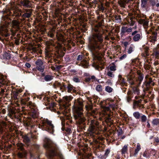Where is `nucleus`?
<instances>
[{"label":"nucleus","mask_w":159,"mask_h":159,"mask_svg":"<svg viewBox=\"0 0 159 159\" xmlns=\"http://www.w3.org/2000/svg\"><path fill=\"white\" fill-rule=\"evenodd\" d=\"M103 110L105 112L108 111H109V107H104Z\"/></svg>","instance_id":"nucleus-54"},{"label":"nucleus","mask_w":159,"mask_h":159,"mask_svg":"<svg viewBox=\"0 0 159 159\" xmlns=\"http://www.w3.org/2000/svg\"><path fill=\"white\" fill-rule=\"evenodd\" d=\"M144 20L143 19H140L139 21V22L140 24H143Z\"/></svg>","instance_id":"nucleus-62"},{"label":"nucleus","mask_w":159,"mask_h":159,"mask_svg":"<svg viewBox=\"0 0 159 159\" xmlns=\"http://www.w3.org/2000/svg\"><path fill=\"white\" fill-rule=\"evenodd\" d=\"M142 101V100L141 99L134 101V107H137L140 108H144V107L141 103Z\"/></svg>","instance_id":"nucleus-14"},{"label":"nucleus","mask_w":159,"mask_h":159,"mask_svg":"<svg viewBox=\"0 0 159 159\" xmlns=\"http://www.w3.org/2000/svg\"><path fill=\"white\" fill-rule=\"evenodd\" d=\"M19 5L20 6H23L27 8H32V4L30 1L29 0H23L20 2Z\"/></svg>","instance_id":"nucleus-7"},{"label":"nucleus","mask_w":159,"mask_h":159,"mask_svg":"<svg viewBox=\"0 0 159 159\" xmlns=\"http://www.w3.org/2000/svg\"><path fill=\"white\" fill-rule=\"evenodd\" d=\"M128 151V145H125L121 150L122 154H125Z\"/></svg>","instance_id":"nucleus-22"},{"label":"nucleus","mask_w":159,"mask_h":159,"mask_svg":"<svg viewBox=\"0 0 159 159\" xmlns=\"http://www.w3.org/2000/svg\"><path fill=\"white\" fill-rule=\"evenodd\" d=\"M110 152V150L109 149H107L106 151L105 154L106 156H107Z\"/></svg>","instance_id":"nucleus-59"},{"label":"nucleus","mask_w":159,"mask_h":159,"mask_svg":"<svg viewBox=\"0 0 159 159\" xmlns=\"http://www.w3.org/2000/svg\"><path fill=\"white\" fill-rule=\"evenodd\" d=\"M74 118L79 124L84 122L85 118L83 115L82 102L79 101H75L73 106Z\"/></svg>","instance_id":"nucleus-3"},{"label":"nucleus","mask_w":159,"mask_h":159,"mask_svg":"<svg viewBox=\"0 0 159 159\" xmlns=\"http://www.w3.org/2000/svg\"><path fill=\"white\" fill-rule=\"evenodd\" d=\"M89 47L93 55L97 53L102 47L103 41V34L98 28H94L91 35L89 38Z\"/></svg>","instance_id":"nucleus-1"},{"label":"nucleus","mask_w":159,"mask_h":159,"mask_svg":"<svg viewBox=\"0 0 159 159\" xmlns=\"http://www.w3.org/2000/svg\"><path fill=\"white\" fill-rule=\"evenodd\" d=\"M97 91L98 92H101L102 90V86L101 85H98L96 87Z\"/></svg>","instance_id":"nucleus-39"},{"label":"nucleus","mask_w":159,"mask_h":159,"mask_svg":"<svg viewBox=\"0 0 159 159\" xmlns=\"http://www.w3.org/2000/svg\"><path fill=\"white\" fill-rule=\"evenodd\" d=\"M132 28L131 27L128 28L127 27L123 26L121 29V33L124 34L125 33H129L131 32L132 31Z\"/></svg>","instance_id":"nucleus-15"},{"label":"nucleus","mask_w":159,"mask_h":159,"mask_svg":"<svg viewBox=\"0 0 159 159\" xmlns=\"http://www.w3.org/2000/svg\"><path fill=\"white\" fill-rule=\"evenodd\" d=\"M32 116L34 118H36L37 116V115L35 112L32 113Z\"/></svg>","instance_id":"nucleus-58"},{"label":"nucleus","mask_w":159,"mask_h":159,"mask_svg":"<svg viewBox=\"0 0 159 159\" xmlns=\"http://www.w3.org/2000/svg\"><path fill=\"white\" fill-rule=\"evenodd\" d=\"M16 113V112L13 110H9V113L8 114V116H10V117H11L13 115L15 114Z\"/></svg>","instance_id":"nucleus-41"},{"label":"nucleus","mask_w":159,"mask_h":159,"mask_svg":"<svg viewBox=\"0 0 159 159\" xmlns=\"http://www.w3.org/2000/svg\"><path fill=\"white\" fill-rule=\"evenodd\" d=\"M111 113L110 114H107V116H106V121L107 122H109L111 123H112V120L111 119Z\"/></svg>","instance_id":"nucleus-27"},{"label":"nucleus","mask_w":159,"mask_h":159,"mask_svg":"<svg viewBox=\"0 0 159 159\" xmlns=\"http://www.w3.org/2000/svg\"><path fill=\"white\" fill-rule=\"evenodd\" d=\"M84 55L83 54H80L78 56L77 60L78 61H81L82 60L84 57Z\"/></svg>","instance_id":"nucleus-42"},{"label":"nucleus","mask_w":159,"mask_h":159,"mask_svg":"<svg viewBox=\"0 0 159 159\" xmlns=\"http://www.w3.org/2000/svg\"><path fill=\"white\" fill-rule=\"evenodd\" d=\"M90 79H91V81H94L96 80L95 77L94 75L91 76L90 77Z\"/></svg>","instance_id":"nucleus-57"},{"label":"nucleus","mask_w":159,"mask_h":159,"mask_svg":"<svg viewBox=\"0 0 159 159\" xmlns=\"http://www.w3.org/2000/svg\"><path fill=\"white\" fill-rule=\"evenodd\" d=\"M73 80L75 82H80V80L79 78L76 77H74L73 78Z\"/></svg>","instance_id":"nucleus-51"},{"label":"nucleus","mask_w":159,"mask_h":159,"mask_svg":"<svg viewBox=\"0 0 159 159\" xmlns=\"http://www.w3.org/2000/svg\"><path fill=\"white\" fill-rule=\"evenodd\" d=\"M104 67L103 66H97L96 67V69L98 70H102V69H104Z\"/></svg>","instance_id":"nucleus-50"},{"label":"nucleus","mask_w":159,"mask_h":159,"mask_svg":"<svg viewBox=\"0 0 159 159\" xmlns=\"http://www.w3.org/2000/svg\"><path fill=\"white\" fill-rule=\"evenodd\" d=\"M143 76L142 75L140 74L139 75L138 77V80L139 81V84H140L141 83V82L142 81L143 79Z\"/></svg>","instance_id":"nucleus-43"},{"label":"nucleus","mask_w":159,"mask_h":159,"mask_svg":"<svg viewBox=\"0 0 159 159\" xmlns=\"http://www.w3.org/2000/svg\"><path fill=\"white\" fill-rule=\"evenodd\" d=\"M6 123L5 122H2L0 124V133H2L3 131V126H5Z\"/></svg>","instance_id":"nucleus-38"},{"label":"nucleus","mask_w":159,"mask_h":159,"mask_svg":"<svg viewBox=\"0 0 159 159\" xmlns=\"http://www.w3.org/2000/svg\"><path fill=\"white\" fill-rule=\"evenodd\" d=\"M28 136L29 134H28L23 137V141L26 143H29L30 141V139Z\"/></svg>","instance_id":"nucleus-25"},{"label":"nucleus","mask_w":159,"mask_h":159,"mask_svg":"<svg viewBox=\"0 0 159 159\" xmlns=\"http://www.w3.org/2000/svg\"><path fill=\"white\" fill-rule=\"evenodd\" d=\"M26 153L25 152H19L18 153V156L20 158H23L25 157Z\"/></svg>","instance_id":"nucleus-31"},{"label":"nucleus","mask_w":159,"mask_h":159,"mask_svg":"<svg viewBox=\"0 0 159 159\" xmlns=\"http://www.w3.org/2000/svg\"><path fill=\"white\" fill-rule=\"evenodd\" d=\"M107 74L108 76L111 78H113L114 76V75L113 74V73L110 71H108Z\"/></svg>","instance_id":"nucleus-44"},{"label":"nucleus","mask_w":159,"mask_h":159,"mask_svg":"<svg viewBox=\"0 0 159 159\" xmlns=\"http://www.w3.org/2000/svg\"><path fill=\"white\" fill-rule=\"evenodd\" d=\"M20 23L19 21L16 20H13L11 21L12 27L18 31L20 29Z\"/></svg>","instance_id":"nucleus-11"},{"label":"nucleus","mask_w":159,"mask_h":159,"mask_svg":"<svg viewBox=\"0 0 159 159\" xmlns=\"http://www.w3.org/2000/svg\"><path fill=\"white\" fill-rule=\"evenodd\" d=\"M0 34L2 36L7 37L10 36V34L8 33L7 27L2 26L0 27Z\"/></svg>","instance_id":"nucleus-6"},{"label":"nucleus","mask_w":159,"mask_h":159,"mask_svg":"<svg viewBox=\"0 0 159 159\" xmlns=\"http://www.w3.org/2000/svg\"><path fill=\"white\" fill-rule=\"evenodd\" d=\"M53 79V76L50 75H46L44 77V80L46 81H49L52 80Z\"/></svg>","instance_id":"nucleus-26"},{"label":"nucleus","mask_w":159,"mask_h":159,"mask_svg":"<svg viewBox=\"0 0 159 159\" xmlns=\"http://www.w3.org/2000/svg\"><path fill=\"white\" fill-rule=\"evenodd\" d=\"M17 146L18 149L20 150L21 151H23V145L22 143H18L17 144Z\"/></svg>","instance_id":"nucleus-35"},{"label":"nucleus","mask_w":159,"mask_h":159,"mask_svg":"<svg viewBox=\"0 0 159 159\" xmlns=\"http://www.w3.org/2000/svg\"><path fill=\"white\" fill-rule=\"evenodd\" d=\"M123 133V131L121 129H120L118 130V135H120Z\"/></svg>","instance_id":"nucleus-60"},{"label":"nucleus","mask_w":159,"mask_h":159,"mask_svg":"<svg viewBox=\"0 0 159 159\" xmlns=\"http://www.w3.org/2000/svg\"><path fill=\"white\" fill-rule=\"evenodd\" d=\"M110 69L112 71H115L116 70V66L114 65L111 66L110 67Z\"/></svg>","instance_id":"nucleus-47"},{"label":"nucleus","mask_w":159,"mask_h":159,"mask_svg":"<svg viewBox=\"0 0 159 159\" xmlns=\"http://www.w3.org/2000/svg\"><path fill=\"white\" fill-rule=\"evenodd\" d=\"M141 149V148L139 143H138L137 144L136 148L133 154V156L135 157H136L139 152L140 150Z\"/></svg>","instance_id":"nucleus-20"},{"label":"nucleus","mask_w":159,"mask_h":159,"mask_svg":"<svg viewBox=\"0 0 159 159\" xmlns=\"http://www.w3.org/2000/svg\"><path fill=\"white\" fill-rule=\"evenodd\" d=\"M118 82L122 86H126L127 85V83L125 81V80L124 78L122 77L121 75H118Z\"/></svg>","instance_id":"nucleus-12"},{"label":"nucleus","mask_w":159,"mask_h":159,"mask_svg":"<svg viewBox=\"0 0 159 159\" xmlns=\"http://www.w3.org/2000/svg\"><path fill=\"white\" fill-rule=\"evenodd\" d=\"M45 55L46 56L48 57H50L51 55L50 52L48 50H46L45 51Z\"/></svg>","instance_id":"nucleus-48"},{"label":"nucleus","mask_w":159,"mask_h":159,"mask_svg":"<svg viewBox=\"0 0 159 159\" xmlns=\"http://www.w3.org/2000/svg\"><path fill=\"white\" fill-rule=\"evenodd\" d=\"M3 58L5 59H9L11 57L10 54L7 52H4L2 54Z\"/></svg>","instance_id":"nucleus-21"},{"label":"nucleus","mask_w":159,"mask_h":159,"mask_svg":"<svg viewBox=\"0 0 159 159\" xmlns=\"http://www.w3.org/2000/svg\"><path fill=\"white\" fill-rule=\"evenodd\" d=\"M133 93H131L132 95L134 96V95H139V94L140 91L138 87H134L132 88Z\"/></svg>","instance_id":"nucleus-17"},{"label":"nucleus","mask_w":159,"mask_h":159,"mask_svg":"<svg viewBox=\"0 0 159 159\" xmlns=\"http://www.w3.org/2000/svg\"><path fill=\"white\" fill-rule=\"evenodd\" d=\"M155 54L156 56L157 57L159 56V52L158 51H156L155 52Z\"/></svg>","instance_id":"nucleus-64"},{"label":"nucleus","mask_w":159,"mask_h":159,"mask_svg":"<svg viewBox=\"0 0 159 159\" xmlns=\"http://www.w3.org/2000/svg\"><path fill=\"white\" fill-rule=\"evenodd\" d=\"M8 12L9 13L10 12V10L9 9L6 10H4L3 11V14H5L7 13L8 14Z\"/></svg>","instance_id":"nucleus-55"},{"label":"nucleus","mask_w":159,"mask_h":159,"mask_svg":"<svg viewBox=\"0 0 159 159\" xmlns=\"http://www.w3.org/2000/svg\"><path fill=\"white\" fill-rule=\"evenodd\" d=\"M67 92L68 93L75 92V90L74 89L75 88L70 84H69L67 86Z\"/></svg>","instance_id":"nucleus-19"},{"label":"nucleus","mask_w":159,"mask_h":159,"mask_svg":"<svg viewBox=\"0 0 159 159\" xmlns=\"http://www.w3.org/2000/svg\"><path fill=\"white\" fill-rule=\"evenodd\" d=\"M134 77V76L133 75H129L127 76V80L128 82L131 81L133 80V79Z\"/></svg>","instance_id":"nucleus-45"},{"label":"nucleus","mask_w":159,"mask_h":159,"mask_svg":"<svg viewBox=\"0 0 159 159\" xmlns=\"http://www.w3.org/2000/svg\"><path fill=\"white\" fill-rule=\"evenodd\" d=\"M147 120V117L144 115H142L141 116V121L142 122H145Z\"/></svg>","instance_id":"nucleus-40"},{"label":"nucleus","mask_w":159,"mask_h":159,"mask_svg":"<svg viewBox=\"0 0 159 159\" xmlns=\"http://www.w3.org/2000/svg\"><path fill=\"white\" fill-rule=\"evenodd\" d=\"M106 84L111 85L112 84V82H111V81L110 80H108L106 82Z\"/></svg>","instance_id":"nucleus-56"},{"label":"nucleus","mask_w":159,"mask_h":159,"mask_svg":"<svg viewBox=\"0 0 159 159\" xmlns=\"http://www.w3.org/2000/svg\"><path fill=\"white\" fill-rule=\"evenodd\" d=\"M133 115L137 119L139 118L141 116L140 114L139 113V112L138 111L134 112L133 114Z\"/></svg>","instance_id":"nucleus-34"},{"label":"nucleus","mask_w":159,"mask_h":159,"mask_svg":"<svg viewBox=\"0 0 159 159\" xmlns=\"http://www.w3.org/2000/svg\"><path fill=\"white\" fill-rule=\"evenodd\" d=\"M15 43L17 45H18L20 43V40L19 39H16L15 41Z\"/></svg>","instance_id":"nucleus-61"},{"label":"nucleus","mask_w":159,"mask_h":159,"mask_svg":"<svg viewBox=\"0 0 159 159\" xmlns=\"http://www.w3.org/2000/svg\"><path fill=\"white\" fill-rule=\"evenodd\" d=\"M119 4L120 5V7H121L125 8V6L126 5V2H125L124 1V0H121L118 2Z\"/></svg>","instance_id":"nucleus-30"},{"label":"nucleus","mask_w":159,"mask_h":159,"mask_svg":"<svg viewBox=\"0 0 159 159\" xmlns=\"http://www.w3.org/2000/svg\"><path fill=\"white\" fill-rule=\"evenodd\" d=\"M44 146L45 148L49 150V152L48 153V156L51 157L55 155V151L54 149V144L48 138H45L44 140Z\"/></svg>","instance_id":"nucleus-5"},{"label":"nucleus","mask_w":159,"mask_h":159,"mask_svg":"<svg viewBox=\"0 0 159 159\" xmlns=\"http://www.w3.org/2000/svg\"><path fill=\"white\" fill-rule=\"evenodd\" d=\"M131 35L133 36V40L135 42L138 41L142 38L141 33H138V31L135 30L131 33Z\"/></svg>","instance_id":"nucleus-9"},{"label":"nucleus","mask_w":159,"mask_h":159,"mask_svg":"<svg viewBox=\"0 0 159 159\" xmlns=\"http://www.w3.org/2000/svg\"><path fill=\"white\" fill-rule=\"evenodd\" d=\"M157 32L155 31H153L152 32L151 35L150 36L149 40L152 43H154L157 41Z\"/></svg>","instance_id":"nucleus-13"},{"label":"nucleus","mask_w":159,"mask_h":159,"mask_svg":"<svg viewBox=\"0 0 159 159\" xmlns=\"http://www.w3.org/2000/svg\"><path fill=\"white\" fill-rule=\"evenodd\" d=\"M78 63H77L78 65L81 66L84 68H88L89 66L88 62L84 59L82 60L79 64Z\"/></svg>","instance_id":"nucleus-16"},{"label":"nucleus","mask_w":159,"mask_h":159,"mask_svg":"<svg viewBox=\"0 0 159 159\" xmlns=\"http://www.w3.org/2000/svg\"><path fill=\"white\" fill-rule=\"evenodd\" d=\"M25 66H26L27 68H30L31 66V65L30 64L28 63H26L25 64Z\"/></svg>","instance_id":"nucleus-63"},{"label":"nucleus","mask_w":159,"mask_h":159,"mask_svg":"<svg viewBox=\"0 0 159 159\" xmlns=\"http://www.w3.org/2000/svg\"><path fill=\"white\" fill-rule=\"evenodd\" d=\"M128 22L130 26H132L134 25L135 21L133 20L132 18H130L128 20Z\"/></svg>","instance_id":"nucleus-32"},{"label":"nucleus","mask_w":159,"mask_h":159,"mask_svg":"<svg viewBox=\"0 0 159 159\" xmlns=\"http://www.w3.org/2000/svg\"><path fill=\"white\" fill-rule=\"evenodd\" d=\"M37 69L41 72L43 71L44 69V66L43 65V63L40 59L38 60L35 62Z\"/></svg>","instance_id":"nucleus-8"},{"label":"nucleus","mask_w":159,"mask_h":159,"mask_svg":"<svg viewBox=\"0 0 159 159\" xmlns=\"http://www.w3.org/2000/svg\"><path fill=\"white\" fill-rule=\"evenodd\" d=\"M41 125L40 126L43 130H46L50 133L53 134L54 126L51 121L47 119H44L41 120Z\"/></svg>","instance_id":"nucleus-4"},{"label":"nucleus","mask_w":159,"mask_h":159,"mask_svg":"<svg viewBox=\"0 0 159 159\" xmlns=\"http://www.w3.org/2000/svg\"><path fill=\"white\" fill-rule=\"evenodd\" d=\"M73 97L71 96H66L64 97V98L66 101L68 102L70 101L72 99Z\"/></svg>","instance_id":"nucleus-36"},{"label":"nucleus","mask_w":159,"mask_h":159,"mask_svg":"<svg viewBox=\"0 0 159 159\" xmlns=\"http://www.w3.org/2000/svg\"><path fill=\"white\" fill-rule=\"evenodd\" d=\"M85 108L87 110L89 111L91 110L92 109V107L91 106H85ZM97 113L96 111L95 110H91V111H89L88 116L89 117L88 120L90 121V126L88 129L89 133L91 134H98L100 133V126L99 125V123L95 119H93L92 118H90L89 116H91L93 118L96 117L95 115Z\"/></svg>","instance_id":"nucleus-2"},{"label":"nucleus","mask_w":159,"mask_h":159,"mask_svg":"<svg viewBox=\"0 0 159 159\" xmlns=\"http://www.w3.org/2000/svg\"><path fill=\"white\" fill-rule=\"evenodd\" d=\"M152 124L153 125H157L159 124V119L156 118L153 120Z\"/></svg>","instance_id":"nucleus-33"},{"label":"nucleus","mask_w":159,"mask_h":159,"mask_svg":"<svg viewBox=\"0 0 159 159\" xmlns=\"http://www.w3.org/2000/svg\"><path fill=\"white\" fill-rule=\"evenodd\" d=\"M23 12H25L23 14L22 16L25 18H30L32 13V10L31 9H25Z\"/></svg>","instance_id":"nucleus-10"},{"label":"nucleus","mask_w":159,"mask_h":159,"mask_svg":"<svg viewBox=\"0 0 159 159\" xmlns=\"http://www.w3.org/2000/svg\"><path fill=\"white\" fill-rule=\"evenodd\" d=\"M128 96L127 97V100L128 102H129L131 100V98L133 96V95L131 94V92H128Z\"/></svg>","instance_id":"nucleus-29"},{"label":"nucleus","mask_w":159,"mask_h":159,"mask_svg":"<svg viewBox=\"0 0 159 159\" xmlns=\"http://www.w3.org/2000/svg\"><path fill=\"white\" fill-rule=\"evenodd\" d=\"M55 30L53 29L51 30L48 33V35L50 37L53 38L54 36Z\"/></svg>","instance_id":"nucleus-24"},{"label":"nucleus","mask_w":159,"mask_h":159,"mask_svg":"<svg viewBox=\"0 0 159 159\" xmlns=\"http://www.w3.org/2000/svg\"><path fill=\"white\" fill-rule=\"evenodd\" d=\"M134 48L133 45H131L127 49V53L129 54L131 53L134 51Z\"/></svg>","instance_id":"nucleus-23"},{"label":"nucleus","mask_w":159,"mask_h":159,"mask_svg":"<svg viewBox=\"0 0 159 159\" xmlns=\"http://www.w3.org/2000/svg\"><path fill=\"white\" fill-rule=\"evenodd\" d=\"M112 88L109 86H107L105 87V91L108 93H110L112 91Z\"/></svg>","instance_id":"nucleus-37"},{"label":"nucleus","mask_w":159,"mask_h":159,"mask_svg":"<svg viewBox=\"0 0 159 159\" xmlns=\"http://www.w3.org/2000/svg\"><path fill=\"white\" fill-rule=\"evenodd\" d=\"M144 68L147 70H148L150 68L151 66L150 65L145 63L144 66Z\"/></svg>","instance_id":"nucleus-46"},{"label":"nucleus","mask_w":159,"mask_h":159,"mask_svg":"<svg viewBox=\"0 0 159 159\" xmlns=\"http://www.w3.org/2000/svg\"><path fill=\"white\" fill-rule=\"evenodd\" d=\"M38 50V48H36L33 47L32 48V51L34 52H37Z\"/></svg>","instance_id":"nucleus-53"},{"label":"nucleus","mask_w":159,"mask_h":159,"mask_svg":"<svg viewBox=\"0 0 159 159\" xmlns=\"http://www.w3.org/2000/svg\"><path fill=\"white\" fill-rule=\"evenodd\" d=\"M148 0H141V6L143 8H145L147 6Z\"/></svg>","instance_id":"nucleus-28"},{"label":"nucleus","mask_w":159,"mask_h":159,"mask_svg":"<svg viewBox=\"0 0 159 159\" xmlns=\"http://www.w3.org/2000/svg\"><path fill=\"white\" fill-rule=\"evenodd\" d=\"M7 82L3 78V76L0 75V87L3 85H7Z\"/></svg>","instance_id":"nucleus-18"},{"label":"nucleus","mask_w":159,"mask_h":159,"mask_svg":"<svg viewBox=\"0 0 159 159\" xmlns=\"http://www.w3.org/2000/svg\"><path fill=\"white\" fill-rule=\"evenodd\" d=\"M148 21L147 20H144V21L143 23V25L144 26V28H146V26H148Z\"/></svg>","instance_id":"nucleus-49"},{"label":"nucleus","mask_w":159,"mask_h":159,"mask_svg":"<svg viewBox=\"0 0 159 159\" xmlns=\"http://www.w3.org/2000/svg\"><path fill=\"white\" fill-rule=\"evenodd\" d=\"M127 57V55L126 54H124L123 56H121L119 58L120 60H123L125 59Z\"/></svg>","instance_id":"nucleus-52"}]
</instances>
